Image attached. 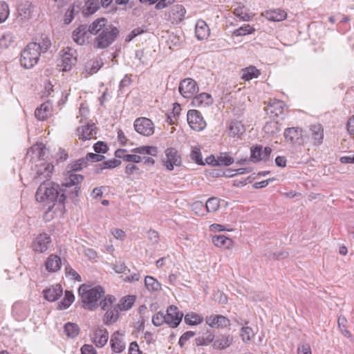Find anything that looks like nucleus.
Instances as JSON below:
<instances>
[{
	"label": "nucleus",
	"mask_w": 354,
	"mask_h": 354,
	"mask_svg": "<svg viewBox=\"0 0 354 354\" xmlns=\"http://www.w3.org/2000/svg\"><path fill=\"white\" fill-rule=\"evenodd\" d=\"M89 34L95 35L93 42L94 48L106 49L112 45L120 35L119 29L105 17L95 19L89 25Z\"/></svg>",
	"instance_id": "f257e3e1"
},
{
	"label": "nucleus",
	"mask_w": 354,
	"mask_h": 354,
	"mask_svg": "<svg viewBox=\"0 0 354 354\" xmlns=\"http://www.w3.org/2000/svg\"><path fill=\"white\" fill-rule=\"evenodd\" d=\"M78 136L82 140L93 138L96 135V127L94 124H87L77 129Z\"/></svg>",
	"instance_id": "412c9836"
},
{
	"label": "nucleus",
	"mask_w": 354,
	"mask_h": 354,
	"mask_svg": "<svg viewBox=\"0 0 354 354\" xmlns=\"http://www.w3.org/2000/svg\"><path fill=\"white\" fill-rule=\"evenodd\" d=\"M109 333L105 328H97L93 334V342L99 348L103 347L108 341Z\"/></svg>",
	"instance_id": "393cba45"
},
{
	"label": "nucleus",
	"mask_w": 354,
	"mask_h": 354,
	"mask_svg": "<svg viewBox=\"0 0 354 354\" xmlns=\"http://www.w3.org/2000/svg\"><path fill=\"white\" fill-rule=\"evenodd\" d=\"M100 8L99 0H88L85 3L83 13L84 15L94 14Z\"/></svg>",
	"instance_id": "a19ab883"
},
{
	"label": "nucleus",
	"mask_w": 354,
	"mask_h": 354,
	"mask_svg": "<svg viewBox=\"0 0 354 354\" xmlns=\"http://www.w3.org/2000/svg\"><path fill=\"white\" fill-rule=\"evenodd\" d=\"M125 173L128 175H131L133 174H141V171L137 165L134 164H128L125 168Z\"/></svg>",
	"instance_id": "774afa93"
},
{
	"label": "nucleus",
	"mask_w": 354,
	"mask_h": 354,
	"mask_svg": "<svg viewBox=\"0 0 354 354\" xmlns=\"http://www.w3.org/2000/svg\"><path fill=\"white\" fill-rule=\"evenodd\" d=\"M121 165V161L117 159L109 160L100 164L99 168L96 169V173L102 172L104 169H113Z\"/></svg>",
	"instance_id": "a18cd8bd"
},
{
	"label": "nucleus",
	"mask_w": 354,
	"mask_h": 354,
	"mask_svg": "<svg viewBox=\"0 0 354 354\" xmlns=\"http://www.w3.org/2000/svg\"><path fill=\"white\" fill-rule=\"evenodd\" d=\"M233 342V337L230 335L218 337L213 342V347L216 349H225L230 346Z\"/></svg>",
	"instance_id": "473e14b6"
},
{
	"label": "nucleus",
	"mask_w": 354,
	"mask_h": 354,
	"mask_svg": "<svg viewBox=\"0 0 354 354\" xmlns=\"http://www.w3.org/2000/svg\"><path fill=\"white\" fill-rule=\"evenodd\" d=\"M89 26L85 24L80 25L73 32V39L79 45H84L88 39L87 35L89 33Z\"/></svg>",
	"instance_id": "dca6fc26"
},
{
	"label": "nucleus",
	"mask_w": 354,
	"mask_h": 354,
	"mask_svg": "<svg viewBox=\"0 0 354 354\" xmlns=\"http://www.w3.org/2000/svg\"><path fill=\"white\" fill-rule=\"evenodd\" d=\"M131 151L140 155L147 154L152 156H156L158 155V149L154 146H142L133 149Z\"/></svg>",
	"instance_id": "ea45409f"
},
{
	"label": "nucleus",
	"mask_w": 354,
	"mask_h": 354,
	"mask_svg": "<svg viewBox=\"0 0 354 354\" xmlns=\"http://www.w3.org/2000/svg\"><path fill=\"white\" fill-rule=\"evenodd\" d=\"M206 324L212 328H225L230 325V321L221 315H212L205 318Z\"/></svg>",
	"instance_id": "2eb2a0df"
},
{
	"label": "nucleus",
	"mask_w": 354,
	"mask_h": 354,
	"mask_svg": "<svg viewBox=\"0 0 354 354\" xmlns=\"http://www.w3.org/2000/svg\"><path fill=\"white\" fill-rule=\"evenodd\" d=\"M214 333L210 330H207L202 336L196 337L195 342L197 346H207L214 341Z\"/></svg>",
	"instance_id": "4c0bfd02"
},
{
	"label": "nucleus",
	"mask_w": 354,
	"mask_h": 354,
	"mask_svg": "<svg viewBox=\"0 0 354 354\" xmlns=\"http://www.w3.org/2000/svg\"><path fill=\"white\" fill-rule=\"evenodd\" d=\"M152 323L156 326H160L166 323L165 315L162 312H158L152 317Z\"/></svg>",
	"instance_id": "13d9d810"
},
{
	"label": "nucleus",
	"mask_w": 354,
	"mask_h": 354,
	"mask_svg": "<svg viewBox=\"0 0 354 354\" xmlns=\"http://www.w3.org/2000/svg\"><path fill=\"white\" fill-rule=\"evenodd\" d=\"M9 15V7L5 2H0V23L4 22Z\"/></svg>",
	"instance_id": "4d7b16f0"
},
{
	"label": "nucleus",
	"mask_w": 354,
	"mask_h": 354,
	"mask_svg": "<svg viewBox=\"0 0 354 354\" xmlns=\"http://www.w3.org/2000/svg\"><path fill=\"white\" fill-rule=\"evenodd\" d=\"M244 131V126L239 121L232 120L227 124V134L231 137L239 136Z\"/></svg>",
	"instance_id": "c85d7f7f"
},
{
	"label": "nucleus",
	"mask_w": 354,
	"mask_h": 354,
	"mask_svg": "<svg viewBox=\"0 0 354 354\" xmlns=\"http://www.w3.org/2000/svg\"><path fill=\"white\" fill-rule=\"evenodd\" d=\"M115 300V298L113 296L107 295L103 300L100 301V306L103 310H108L109 308L112 306Z\"/></svg>",
	"instance_id": "052dcab7"
},
{
	"label": "nucleus",
	"mask_w": 354,
	"mask_h": 354,
	"mask_svg": "<svg viewBox=\"0 0 354 354\" xmlns=\"http://www.w3.org/2000/svg\"><path fill=\"white\" fill-rule=\"evenodd\" d=\"M165 153V157L162 158V163L168 171H172L174 167H178L181 165V156L175 148L167 149Z\"/></svg>",
	"instance_id": "0eeeda50"
},
{
	"label": "nucleus",
	"mask_w": 354,
	"mask_h": 354,
	"mask_svg": "<svg viewBox=\"0 0 354 354\" xmlns=\"http://www.w3.org/2000/svg\"><path fill=\"white\" fill-rule=\"evenodd\" d=\"M78 293L81 298L82 307L89 310H93L98 307L99 299L104 296V290L100 286L91 287L86 284H82Z\"/></svg>",
	"instance_id": "20e7f679"
},
{
	"label": "nucleus",
	"mask_w": 354,
	"mask_h": 354,
	"mask_svg": "<svg viewBox=\"0 0 354 354\" xmlns=\"http://www.w3.org/2000/svg\"><path fill=\"white\" fill-rule=\"evenodd\" d=\"M165 317L166 324L171 328H176L182 321L183 313L178 310V307L171 305L167 309Z\"/></svg>",
	"instance_id": "9b49d317"
},
{
	"label": "nucleus",
	"mask_w": 354,
	"mask_h": 354,
	"mask_svg": "<svg viewBox=\"0 0 354 354\" xmlns=\"http://www.w3.org/2000/svg\"><path fill=\"white\" fill-rule=\"evenodd\" d=\"M250 160L252 162L257 163L263 160V146L255 145L250 149Z\"/></svg>",
	"instance_id": "37998d69"
},
{
	"label": "nucleus",
	"mask_w": 354,
	"mask_h": 354,
	"mask_svg": "<svg viewBox=\"0 0 354 354\" xmlns=\"http://www.w3.org/2000/svg\"><path fill=\"white\" fill-rule=\"evenodd\" d=\"M102 64L103 63L101 60H93L91 64L90 68H88V66H86V71L88 74H94L98 71V70L102 67Z\"/></svg>",
	"instance_id": "bf43d9fd"
},
{
	"label": "nucleus",
	"mask_w": 354,
	"mask_h": 354,
	"mask_svg": "<svg viewBox=\"0 0 354 354\" xmlns=\"http://www.w3.org/2000/svg\"><path fill=\"white\" fill-rule=\"evenodd\" d=\"M84 180V176L80 174H72L66 178L64 183L59 187L58 203L64 207L65 200L68 198L77 201L80 190V184Z\"/></svg>",
	"instance_id": "7ed1b4c3"
},
{
	"label": "nucleus",
	"mask_w": 354,
	"mask_h": 354,
	"mask_svg": "<svg viewBox=\"0 0 354 354\" xmlns=\"http://www.w3.org/2000/svg\"><path fill=\"white\" fill-rule=\"evenodd\" d=\"M212 243L216 247H224L230 249L232 247L233 241L225 235H215L212 236Z\"/></svg>",
	"instance_id": "2f4dec72"
},
{
	"label": "nucleus",
	"mask_w": 354,
	"mask_h": 354,
	"mask_svg": "<svg viewBox=\"0 0 354 354\" xmlns=\"http://www.w3.org/2000/svg\"><path fill=\"white\" fill-rule=\"evenodd\" d=\"M75 12H79V8L77 7L76 10L74 6H71L66 10L64 19L66 24H69L73 20Z\"/></svg>",
	"instance_id": "6e6d98bb"
},
{
	"label": "nucleus",
	"mask_w": 354,
	"mask_h": 354,
	"mask_svg": "<svg viewBox=\"0 0 354 354\" xmlns=\"http://www.w3.org/2000/svg\"><path fill=\"white\" fill-rule=\"evenodd\" d=\"M45 299L53 302L57 300L63 294V290L59 284L50 286L43 290Z\"/></svg>",
	"instance_id": "6ab92c4d"
},
{
	"label": "nucleus",
	"mask_w": 354,
	"mask_h": 354,
	"mask_svg": "<svg viewBox=\"0 0 354 354\" xmlns=\"http://www.w3.org/2000/svg\"><path fill=\"white\" fill-rule=\"evenodd\" d=\"M75 51L71 48H68L62 55V70L64 71H70L73 66L76 64L77 58L75 55Z\"/></svg>",
	"instance_id": "f3484780"
},
{
	"label": "nucleus",
	"mask_w": 354,
	"mask_h": 354,
	"mask_svg": "<svg viewBox=\"0 0 354 354\" xmlns=\"http://www.w3.org/2000/svg\"><path fill=\"white\" fill-rule=\"evenodd\" d=\"M283 136L286 140L292 144L304 145L308 140V138L303 134L302 129L299 127L286 129Z\"/></svg>",
	"instance_id": "1a4fd4ad"
},
{
	"label": "nucleus",
	"mask_w": 354,
	"mask_h": 354,
	"mask_svg": "<svg viewBox=\"0 0 354 354\" xmlns=\"http://www.w3.org/2000/svg\"><path fill=\"white\" fill-rule=\"evenodd\" d=\"M37 169L36 171L35 178L39 180L48 179L50 177L54 166L49 162H42L39 165H37Z\"/></svg>",
	"instance_id": "a211bd4d"
},
{
	"label": "nucleus",
	"mask_w": 354,
	"mask_h": 354,
	"mask_svg": "<svg viewBox=\"0 0 354 354\" xmlns=\"http://www.w3.org/2000/svg\"><path fill=\"white\" fill-rule=\"evenodd\" d=\"M263 16L269 21H281L286 19V12L281 9L267 10Z\"/></svg>",
	"instance_id": "cd10ccee"
},
{
	"label": "nucleus",
	"mask_w": 354,
	"mask_h": 354,
	"mask_svg": "<svg viewBox=\"0 0 354 354\" xmlns=\"http://www.w3.org/2000/svg\"><path fill=\"white\" fill-rule=\"evenodd\" d=\"M259 75V71L253 66L246 67L241 70V78L245 81H249L253 78H257Z\"/></svg>",
	"instance_id": "72a5a7b5"
},
{
	"label": "nucleus",
	"mask_w": 354,
	"mask_h": 354,
	"mask_svg": "<svg viewBox=\"0 0 354 354\" xmlns=\"http://www.w3.org/2000/svg\"><path fill=\"white\" fill-rule=\"evenodd\" d=\"M310 136L314 145H319L324 140V129L319 124L310 127Z\"/></svg>",
	"instance_id": "aec40b11"
},
{
	"label": "nucleus",
	"mask_w": 354,
	"mask_h": 354,
	"mask_svg": "<svg viewBox=\"0 0 354 354\" xmlns=\"http://www.w3.org/2000/svg\"><path fill=\"white\" fill-rule=\"evenodd\" d=\"M254 31H255V29L253 27L250 26L249 24H245V25L236 29L233 32V35L243 36V35L253 33Z\"/></svg>",
	"instance_id": "864d4df0"
},
{
	"label": "nucleus",
	"mask_w": 354,
	"mask_h": 354,
	"mask_svg": "<svg viewBox=\"0 0 354 354\" xmlns=\"http://www.w3.org/2000/svg\"><path fill=\"white\" fill-rule=\"evenodd\" d=\"M64 331L68 337L74 338L79 334L80 328L77 324L68 322L64 325Z\"/></svg>",
	"instance_id": "09e8293b"
},
{
	"label": "nucleus",
	"mask_w": 354,
	"mask_h": 354,
	"mask_svg": "<svg viewBox=\"0 0 354 354\" xmlns=\"http://www.w3.org/2000/svg\"><path fill=\"white\" fill-rule=\"evenodd\" d=\"M45 267L49 272H57L62 267L61 258L57 254H50L46 260Z\"/></svg>",
	"instance_id": "4be33fe9"
},
{
	"label": "nucleus",
	"mask_w": 354,
	"mask_h": 354,
	"mask_svg": "<svg viewBox=\"0 0 354 354\" xmlns=\"http://www.w3.org/2000/svg\"><path fill=\"white\" fill-rule=\"evenodd\" d=\"M75 297L72 292L66 290L64 299L58 304V309L68 308L74 301Z\"/></svg>",
	"instance_id": "c03bdc74"
},
{
	"label": "nucleus",
	"mask_w": 354,
	"mask_h": 354,
	"mask_svg": "<svg viewBox=\"0 0 354 354\" xmlns=\"http://www.w3.org/2000/svg\"><path fill=\"white\" fill-rule=\"evenodd\" d=\"M217 161H218V163H219V166L220 165L230 166L234 162V160L232 157H231L229 155L228 153L222 152V153H220L219 155H218Z\"/></svg>",
	"instance_id": "8fccbe9b"
},
{
	"label": "nucleus",
	"mask_w": 354,
	"mask_h": 354,
	"mask_svg": "<svg viewBox=\"0 0 354 354\" xmlns=\"http://www.w3.org/2000/svg\"><path fill=\"white\" fill-rule=\"evenodd\" d=\"M205 207L207 212H215L220 207V199L216 197L209 198Z\"/></svg>",
	"instance_id": "49530a36"
},
{
	"label": "nucleus",
	"mask_w": 354,
	"mask_h": 354,
	"mask_svg": "<svg viewBox=\"0 0 354 354\" xmlns=\"http://www.w3.org/2000/svg\"><path fill=\"white\" fill-rule=\"evenodd\" d=\"M190 158L192 160H194L196 164L199 165H205V162L202 158V154L201 152V149L198 147H192Z\"/></svg>",
	"instance_id": "3c124183"
},
{
	"label": "nucleus",
	"mask_w": 354,
	"mask_h": 354,
	"mask_svg": "<svg viewBox=\"0 0 354 354\" xmlns=\"http://www.w3.org/2000/svg\"><path fill=\"white\" fill-rule=\"evenodd\" d=\"M12 42V35L10 33H6L0 38V47L8 48Z\"/></svg>",
	"instance_id": "e2e57ef3"
},
{
	"label": "nucleus",
	"mask_w": 354,
	"mask_h": 354,
	"mask_svg": "<svg viewBox=\"0 0 354 354\" xmlns=\"http://www.w3.org/2000/svg\"><path fill=\"white\" fill-rule=\"evenodd\" d=\"M192 103L196 107H206L213 103V99L210 94L202 93L193 97Z\"/></svg>",
	"instance_id": "5701e85b"
},
{
	"label": "nucleus",
	"mask_w": 354,
	"mask_h": 354,
	"mask_svg": "<svg viewBox=\"0 0 354 354\" xmlns=\"http://www.w3.org/2000/svg\"><path fill=\"white\" fill-rule=\"evenodd\" d=\"M210 33V30L206 22L202 19L196 22L195 27L196 37L198 40L207 39Z\"/></svg>",
	"instance_id": "b1692460"
},
{
	"label": "nucleus",
	"mask_w": 354,
	"mask_h": 354,
	"mask_svg": "<svg viewBox=\"0 0 354 354\" xmlns=\"http://www.w3.org/2000/svg\"><path fill=\"white\" fill-rule=\"evenodd\" d=\"M203 321V317L194 313H188L185 316V322L188 325H197L202 323Z\"/></svg>",
	"instance_id": "de8ad7c7"
},
{
	"label": "nucleus",
	"mask_w": 354,
	"mask_h": 354,
	"mask_svg": "<svg viewBox=\"0 0 354 354\" xmlns=\"http://www.w3.org/2000/svg\"><path fill=\"white\" fill-rule=\"evenodd\" d=\"M87 166V160L85 158L78 159L70 164L67 167L68 176L70 174H75V171H80Z\"/></svg>",
	"instance_id": "e433bc0d"
},
{
	"label": "nucleus",
	"mask_w": 354,
	"mask_h": 354,
	"mask_svg": "<svg viewBox=\"0 0 354 354\" xmlns=\"http://www.w3.org/2000/svg\"><path fill=\"white\" fill-rule=\"evenodd\" d=\"M133 127L136 131L143 136L149 137L154 133V124L147 118L141 117L136 119Z\"/></svg>",
	"instance_id": "423d86ee"
},
{
	"label": "nucleus",
	"mask_w": 354,
	"mask_h": 354,
	"mask_svg": "<svg viewBox=\"0 0 354 354\" xmlns=\"http://www.w3.org/2000/svg\"><path fill=\"white\" fill-rule=\"evenodd\" d=\"M195 335V333L193 331H187L185 333H183L179 340H178V344L179 346L183 348L185 344V342L189 340L191 337H194Z\"/></svg>",
	"instance_id": "69168bd1"
},
{
	"label": "nucleus",
	"mask_w": 354,
	"mask_h": 354,
	"mask_svg": "<svg viewBox=\"0 0 354 354\" xmlns=\"http://www.w3.org/2000/svg\"><path fill=\"white\" fill-rule=\"evenodd\" d=\"M51 238L46 233L39 234L32 242V249L36 252L44 253L48 250L51 245Z\"/></svg>",
	"instance_id": "f8f14e48"
},
{
	"label": "nucleus",
	"mask_w": 354,
	"mask_h": 354,
	"mask_svg": "<svg viewBox=\"0 0 354 354\" xmlns=\"http://www.w3.org/2000/svg\"><path fill=\"white\" fill-rule=\"evenodd\" d=\"M186 10L183 5H174L168 12L167 19L171 23H178L183 20Z\"/></svg>",
	"instance_id": "ddd939ff"
},
{
	"label": "nucleus",
	"mask_w": 354,
	"mask_h": 354,
	"mask_svg": "<svg viewBox=\"0 0 354 354\" xmlns=\"http://www.w3.org/2000/svg\"><path fill=\"white\" fill-rule=\"evenodd\" d=\"M120 332H115L110 340L111 349L115 353H121L125 348V345L122 339L119 337Z\"/></svg>",
	"instance_id": "7c9ffc66"
},
{
	"label": "nucleus",
	"mask_w": 354,
	"mask_h": 354,
	"mask_svg": "<svg viewBox=\"0 0 354 354\" xmlns=\"http://www.w3.org/2000/svg\"><path fill=\"white\" fill-rule=\"evenodd\" d=\"M240 335L244 342H248L254 336V333L252 328L243 326L241 328Z\"/></svg>",
	"instance_id": "603ef678"
},
{
	"label": "nucleus",
	"mask_w": 354,
	"mask_h": 354,
	"mask_svg": "<svg viewBox=\"0 0 354 354\" xmlns=\"http://www.w3.org/2000/svg\"><path fill=\"white\" fill-rule=\"evenodd\" d=\"M108 149L107 145L102 141H98L93 145V149L97 153H105Z\"/></svg>",
	"instance_id": "0e129e2a"
},
{
	"label": "nucleus",
	"mask_w": 354,
	"mask_h": 354,
	"mask_svg": "<svg viewBox=\"0 0 354 354\" xmlns=\"http://www.w3.org/2000/svg\"><path fill=\"white\" fill-rule=\"evenodd\" d=\"M12 315L17 321L25 320L29 315L30 308L23 302H15L12 306Z\"/></svg>",
	"instance_id": "4468645a"
},
{
	"label": "nucleus",
	"mask_w": 354,
	"mask_h": 354,
	"mask_svg": "<svg viewBox=\"0 0 354 354\" xmlns=\"http://www.w3.org/2000/svg\"><path fill=\"white\" fill-rule=\"evenodd\" d=\"M263 131L268 136H272L280 131V126L276 121L267 122L263 127Z\"/></svg>",
	"instance_id": "79ce46f5"
},
{
	"label": "nucleus",
	"mask_w": 354,
	"mask_h": 354,
	"mask_svg": "<svg viewBox=\"0 0 354 354\" xmlns=\"http://www.w3.org/2000/svg\"><path fill=\"white\" fill-rule=\"evenodd\" d=\"M104 158H105V157L103 155H100L98 153H87V155L86 156V158H85V159L87 160V162L89 160L93 162L102 161V160H104Z\"/></svg>",
	"instance_id": "338daca9"
},
{
	"label": "nucleus",
	"mask_w": 354,
	"mask_h": 354,
	"mask_svg": "<svg viewBox=\"0 0 354 354\" xmlns=\"http://www.w3.org/2000/svg\"><path fill=\"white\" fill-rule=\"evenodd\" d=\"M41 54L40 44L31 42L21 53L20 63L25 68H32L38 62Z\"/></svg>",
	"instance_id": "39448f33"
},
{
	"label": "nucleus",
	"mask_w": 354,
	"mask_h": 354,
	"mask_svg": "<svg viewBox=\"0 0 354 354\" xmlns=\"http://www.w3.org/2000/svg\"><path fill=\"white\" fill-rule=\"evenodd\" d=\"M51 111L52 104L47 101L36 109L35 115L38 120H44L51 115Z\"/></svg>",
	"instance_id": "bb28decb"
},
{
	"label": "nucleus",
	"mask_w": 354,
	"mask_h": 354,
	"mask_svg": "<svg viewBox=\"0 0 354 354\" xmlns=\"http://www.w3.org/2000/svg\"><path fill=\"white\" fill-rule=\"evenodd\" d=\"M180 95L185 98H192L198 91L196 82L192 78H185L180 81L178 86Z\"/></svg>",
	"instance_id": "6e6552de"
},
{
	"label": "nucleus",
	"mask_w": 354,
	"mask_h": 354,
	"mask_svg": "<svg viewBox=\"0 0 354 354\" xmlns=\"http://www.w3.org/2000/svg\"><path fill=\"white\" fill-rule=\"evenodd\" d=\"M284 106L283 101L274 100L269 103L268 111L271 116L277 117L283 113Z\"/></svg>",
	"instance_id": "c756f323"
},
{
	"label": "nucleus",
	"mask_w": 354,
	"mask_h": 354,
	"mask_svg": "<svg viewBox=\"0 0 354 354\" xmlns=\"http://www.w3.org/2000/svg\"><path fill=\"white\" fill-rule=\"evenodd\" d=\"M145 286L149 292H156L161 290L160 283L151 276H146Z\"/></svg>",
	"instance_id": "58836bf2"
},
{
	"label": "nucleus",
	"mask_w": 354,
	"mask_h": 354,
	"mask_svg": "<svg viewBox=\"0 0 354 354\" xmlns=\"http://www.w3.org/2000/svg\"><path fill=\"white\" fill-rule=\"evenodd\" d=\"M120 310L115 306L113 308L108 309L104 316V323L106 325L115 322L119 317Z\"/></svg>",
	"instance_id": "f704fd0d"
},
{
	"label": "nucleus",
	"mask_w": 354,
	"mask_h": 354,
	"mask_svg": "<svg viewBox=\"0 0 354 354\" xmlns=\"http://www.w3.org/2000/svg\"><path fill=\"white\" fill-rule=\"evenodd\" d=\"M135 296L129 295L127 297L122 298L120 301V303L115 305V306L120 311L128 310L132 307V306L135 303Z\"/></svg>",
	"instance_id": "c9c22d12"
},
{
	"label": "nucleus",
	"mask_w": 354,
	"mask_h": 354,
	"mask_svg": "<svg viewBox=\"0 0 354 354\" xmlns=\"http://www.w3.org/2000/svg\"><path fill=\"white\" fill-rule=\"evenodd\" d=\"M347 323V320L345 317L339 316L337 320L338 327L342 331V333L346 336H350V333L346 330V324Z\"/></svg>",
	"instance_id": "680f3d73"
},
{
	"label": "nucleus",
	"mask_w": 354,
	"mask_h": 354,
	"mask_svg": "<svg viewBox=\"0 0 354 354\" xmlns=\"http://www.w3.org/2000/svg\"><path fill=\"white\" fill-rule=\"evenodd\" d=\"M187 120L189 127L195 131H202L207 125L201 113L196 109L188 111Z\"/></svg>",
	"instance_id": "9d476101"
},
{
	"label": "nucleus",
	"mask_w": 354,
	"mask_h": 354,
	"mask_svg": "<svg viewBox=\"0 0 354 354\" xmlns=\"http://www.w3.org/2000/svg\"><path fill=\"white\" fill-rule=\"evenodd\" d=\"M59 190V185L49 180H44L37 188L35 194L36 200L48 205L44 214L46 217L51 212L55 203H58Z\"/></svg>",
	"instance_id": "f03ea898"
},
{
	"label": "nucleus",
	"mask_w": 354,
	"mask_h": 354,
	"mask_svg": "<svg viewBox=\"0 0 354 354\" xmlns=\"http://www.w3.org/2000/svg\"><path fill=\"white\" fill-rule=\"evenodd\" d=\"M32 12V3L26 1L24 3H21L17 8V13L18 17L21 19V21H25L30 18Z\"/></svg>",
	"instance_id": "a878e982"
},
{
	"label": "nucleus",
	"mask_w": 354,
	"mask_h": 354,
	"mask_svg": "<svg viewBox=\"0 0 354 354\" xmlns=\"http://www.w3.org/2000/svg\"><path fill=\"white\" fill-rule=\"evenodd\" d=\"M65 273L67 277H70L72 279L82 281L80 275L68 263L65 266Z\"/></svg>",
	"instance_id": "5fc2aeb1"
}]
</instances>
